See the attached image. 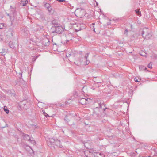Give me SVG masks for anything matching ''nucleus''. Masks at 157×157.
Here are the masks:
<instances>
[{
    "mask_svg": "<svg viewBox=\"0 0 157 157\" xmlns=\"http://www.w3.org/2000/svg\"><path fill=\"white\" fill-rule=\"evenodd\" d=\"M89 55V53H86L85 54V55L84 56V58L85 59H87Z\"/></svg>",
    "mask_w": 157,
    "mask_h": 157,
    "instance_id": "22",
    "label": "nucleus"
},
{
    "mask_svg": "<svg viewBox=\"0 0 157 157\" xmlns=\"http://www.w3.org/2000/svg\"><path fill=\"white\" fill-rule=\"evenodd\" d=\"M29 142L33 144H36V142L33 140L30 139Z\"/></svg>",
    "mask_w": 157,
    "mask_h": 157,
    "instance_id": "23",
    "label": "nucleus"
},
{
    "mask_svg": "<svg viewBox=\"0 0 157 157\" xmlns=\"http://www.w3.org/2000/svg\"><path fill=\"white\" fill-rule=\"evenodd\" d=\"M52 29H54V30L52 31V33H56L57 34H61L63 32V29L61 26H52Z\"/></svg>",
    "mask_w": 157,
    "mask_h": 157,
    "instance_id": "2",
    "label": "nucleus"
},
{
    "mask_svg": "<svg viewBox=\"0 0 157 157\" xmlns=\"http://www.w3.org/2000/svg\"><path fill=\"white\" fill-rule=\"evenodd\" d=\"M138 80L137 78H135L134 79V80L135 82H139L141 81V79H139Z\"/></svg>",
    "mask_w": 157,
    "mask_h": 157,
    "instance_id": "28",
    "label": "nucleus"
},
{
    "mask_svg": "<svg viewBox=\"0 0 157 157\" xmlns=\"http://www.w3.org/2000/svg\"><path fill=\"white\" fill-rule=\"evenodd\" d=\"M11 12L10 13H6V14L7 16L9 17V18L11 20H12L11 17H15L16 16V12L15 9L14 8H11L10 10Z\"/></svg>",
    "mask_w": 157,
    "mask_h": 157,
    "instance_id": "4",
    "label": "nucleus"
},
{
    "mask_svg": "<svg viewBox=\"0 0 157 157\" xmlns=\"http://www.w3.org/2000/svg\"><path fill=\"white\" fill-rule=\"evenodd\" d=\"M99 155H101V153H100Z\"/></svg>",
    "mask_w": 157,
    "mask_h": 157,
    "instance_id": "45",
    "label": "nucleus"
},
{
    "mask_svg": "<svg viewBox=\"0 0 157 157\" xmlns=\"http://www.w3.org/2000/svg\"><path fill=\"white\" fill-rule=\"evenodd\" d=\"M142 35L143 38L148 40L152 37L151 32V30L147 28H144L142 32Z\"/></svg>",
    "mask_w": 157,
    "mask_h": 157,
    "instance_id": "1",
    "label": "nucleus"
},
{
    "mask_svg": "<svg viewBox=\"0 0 157 157\" xmlns=\"http://www.w3.org/2000/svg\"><path fill=\"white\" fill-rule=\"evenodd\" d=\"M56 1L59 2H66L65 0H56Z\"/></svg>",
    "mask_w": 157,
    "mask_h": 157,
    "instance_id": "31",
    "label": "nucleus"
},
{
    "mask_svg": "<svg viewBox=\"0 0 157 157\" xmlns=\"http://www.w3.org/2000/svg\"><path fill=\"white\" fill-rule=\"evenodd\" d=\"M94 25H95V23H93L92 24L90 25V27L91 29H93L94 31H95V28L94 27Z\"/></svg>",
    "mask_w": 157,
    "mask_h": 157,
    "instance_id": "17",
    "label": "nucleus"
},
{
    "mask_svg": "<svg viewBox=\"0 0 157 157\" xmlns=\"http://www.w3.org/2000/svg\"><path fill=\"white\" fill-rule=\"evenodd\" d=\"M9 44L10 47L12 48H14L15 47L14 45L11 41L9 42Z\"/></svg>",
    "mask_w": 157,
    "mask_h": 157,
    "instance_id": "14",
    "label": "nucleus"
},
{
    "mask_svg": "<svg viewBox=\"0 0 157 157\" xmlns=\"http://www.w3.org/2000/svg\"><path fill=\"white\" fill-rule=\"evenodd\" d=\"M141 23H140V22H139V24H140Z\"/></svg>",
    "mask_w": 157,
    "mask_h": 157,
    "instance_id": "47",
    "label": "nucleus"
},
{
    "mask_svg": "<svg viewBox=\"0 0 157 157\" xmlns=\"http://www.w3.org/2000/svg\"><path fill=\"white\" fill-rule=\"evenodd\" d=\"M28 1L27 0H21V4L22 6H25L28 3Z\"/></svg>",
    "mask_w": 157,
    "mask_h": 157,
    "instance_id": "13",
    "label": "nucleus"
},
{
    "mask_svg": "<svg viewBox=\"0 0 157 157\" xmlns=\"http://www.w3.org/2000/svg\"><path fill=\"white\" fill-rule=\"evenodd\" d=\"M36 57H36V58H33V61H35L36 60Z\"/></svg>",
    "mask_w": 157,
    "mask_h": 157,
    "instance_id": "35",
    "label": "nucleus"
},
{
    "mask_svg": "<svg viewBox=\"0 0 157 157\" xmlns=\"http://www.w3.org/2000/svg\"><path fill=\"white\" fill-rule=\"evenodd\" d=\"M144 67L143 65H140L139 66V69H140V70H144Z\"/></svg>",
    "mask_w": 157,
    "mask_h": 157,
    "instance_id": "24",
    "label": "nucleus"
},
{
    "mask_svg": "<svg viewBox=\"0 0 157 157\" xmlns=\"http://www.w3.org/2000/svg\"><path fill=\"white\" fill-rule=\"evenodd\" d=\"M86 59V65H88L90 63V61L89 60H88L87 59Z\"/></svg>",
    "mask_w": 157,
    "mask_h": 157,
    "instance_id": "29",
    "label": "nucleus"
},
{
    "mask_svg": "<svg viewBox=\"0 0 157 157\" xmlns=\"http://www.w3.org/2000/svg\"><path fill=\"white\" fill-rule=\"evenodd\" d=\"M152 63L151 62H150L148 64L147 67L149 68H152Z\"/></svg>",
    "mask_w": 157,
    "mask_h": 157,
    "instance_id": "20",
    "label": "nucleus"
},
{
    "mask_svg": "<svg viewBox=\"0 0 157 157\" xmlns=\"http://www.w3.org/2000/svg\"><path fill=\"white\" fill-rule=\"evenodd\" d=\"M144 70H147V71H148V70H147V68L146 67H144Z\"/></svg>",
    "mask_w": 157,
    "mask_h": 157,
    "instance_id": "37",
    "label": "nucleus"
},
{
    "mask_svg": "<svg viewBox=\"0 0 157 157\" xmlns=\"http://www.w3.org/2000/svg\"><path fill=\"white\" fill-rule=\"evenodd\" d=\"M27 30H25V29H24V30L23 31V32H24V33H25V32H27Z\"/></svg>",
    "mask_w": 157,
    "mask_h": 157,
    "instance_id": "39",
    "label": "nucleus"
},
{
    "mask_svg": "<svg viewBox=\"0 0 157 157\" xmlns=\"http://www.w3.org/2000/svg\"><path fill=\"white\" fill-rule=\"evenodd\" d=\"M109 24H110V23H108V24H107V25H109Z\"/></svg>",
    "mask_w": 157,
    "mask_h": 157,
    "instance_id": "43",
    "label": "nucleus"
},
{
    "mask_svg": "<svg viewBox=\"0 0 157 157\" xmlns=\"http://www.w3.org/2000/svg\"><path fill=\"white\" fill-rule=\"evenodd\" d=\"M55 144L59 148H62V145H61V143L59 140H57L55 141Z\"/></svg>",
    "mask_w": 157,
    "mask_h": 157,
    "instance_id": "10",
    "label": "nucleus"
},
{
    "mask_svg": "<svg viewBox=\"0 0 157 157\" xmlns=\"http://www.w3.org/2000/svg\"><path fill=\"white\" fill-rule=\"evenodd\" d=\"M44 6L45 7L47 8L48 11L50 12L52 10V8L50 4L47 3H45L44 4Z\"/></svg>",
    "mask_w": 157,
    "mask_h": 157,
    "instance_id": "9",
    "label": "nucleus"
},
{
    "mask_svg": "<svg viewBox=\"0 0 157 157\" xmlns=\"http://www.w3.org/2000/svg\"><path fill=\"white\" fill-rule=\"evenodd\" d=\"M52 23L53 25H58V22L55 20L52 21Z\"/></svg>",
    "mask_w": 157,
    "mask_h": 157,
    "instance_id": "16",
    "label": "nucleus"
},
{
    "mask_svg": "<svg viewBox=\"0 0 157 157\" xmlns=\"http://www.w3.org/2000/svg\"><path fill=\"white\" fill-rule=\"evenodd\" d=\"M64 120L65 121L67 122H68L69 121V119H68L67 117L66 116H65V117L64 118Z\"/></svg>",
    "mask_w": 157,
    "mask_h": 157,
    "instance_id": "30",
    "label": "nucleus"
},
{
    "mask_svg": "<svg viewBox=\"0 0 157 157\" xmlns=\"http://www.w3.org/2000/svg\"><path fill=\"white\" fill-rule=\"evenodd\" d=\"M103 109H104V111L105 110V109L104 108Z\"/></svg>",
    "mask_w": 157,
    "mask_h": 157,
    "instance_id": "42",
    "label": "nucleus"
},
{
    "mask_svg": "<svg viewBox=\"0 0 157 157\" xmlns=\"http://www.w3.org/2000/svg\"><path fill=\"white\" fill-rule=\"evenodd\" d=\"M141 23H140V22H139V24H140Z\"/></svg>",
    "mask_w": 157,
    "mask_h": 157,
    "instance_id": "48",
    "label": "nucleus"
},
{
    "mask_svg": "<svg viewBox=\"0 0 157 157\" xmlns=\"http://www.w3.org/2000/svg\"><path fill=\"white\" fill-rule=\"evenodd\" d=\"M64 105H65V104H63L62 105V106H64Z\"/></svg>",
    "mask_w": 157,
    "mask_h": 157,
    "instance_id": "40",
    "label": "nucleus"
},
{
    "mask_svg": "<svg viewBox=\"0 0 157 157\" xmlns=\"http://www.w3.org/2000/svg\"><path fill=\"white\" fill-rule=\"evenodd\" d=\"M43 113L44 116L45 117H46L47 118V117H49V116L48 114H47V113H46L45 112V111H44V112L43 111Z\"/></svg>",
    "mask_w": 157,
    "mask_h": 157,
    "instance_id": "25",
    "label": "nucleus"
},
{
    "mask_svg": "<svg viewBox=\"0 0 157 157\" xmlns=\"http://www.w3.org/2000/svg\"><path fill=\"white\" fill-rule=\"evenodd\" d=\"M86 157H94V155L89 151H85L84 152Z\"/></svg>",
    "mask_w": 157,
    "mask_h": 157,
    "instance_id": "7",
    "label": "nucleus"
},
{
    "mask_svg": "<svg viewBox=\"0 0 157 157\" xmlns=\"http://www.w3.org/2000/svg\"><path fill=\"white\" fill-rule=\"evenodd\" d=\"M128 30L126 29L125 30L124 32V35H125L126 36H127L128 35Z\"/></svg>",
    "mask_w": 157,
    "mask_h": 157,
    "instance_id": "26",
    "label": "nucleus"
},
{
    "mask_svg": "<svg viewBox=\"0 0 157 157\" xmlns=\"http://www.w3.org/2000/svg\"><path fill=\"white\" fill-rule=\"evenodd\" d=\"M66 56L67 57L70 56L71 55V53H70L68 51H67L66 52Z\"/></svg>",
    "mask_w": 157,
    "mask_h": 157,
    "instance_id": "19",
    "label": "nucleus"
},
{
    "mask_svg": "<svg viewBox=\"0 0 157 157\" xmlns=\"http://www.w3.org/2000/svg\"><path fill=\"white\" fill-rule=\"evenodd\" d=\"M135 12L138 15H139L141 14V12L138 10H135Z\"/></svg>",
    "mask_w": 157,
    "mask_h": 157,
    "instance_id": "21",
    "label": "nucleus"
},
{
    "mask_svg": "<svg viewBox=\"0 0 157 157\" xmlns=\"http://www.w3.org/2000/svg\"><path fill=\"white\" fill-rule=\"evenodd\" d=\"M22 71H21V72H20V74L21 75V77H22Z\"/></svg>",
    "mask_w": 157,
    "mask_h": 157,
    "instance_id": "38",
    "label": "nucleus"
},
{
    "mask_svg": "<svg viewBox=\"0 0 157 157\" xmlns=\"http://www.w3.org/2000/svg\"><path fill=\"white\" fill-rule=\"evenodd\" d=\"M142 56H145V55H141Z\"/></svg>",
    "mask_w": 157,
    "mask_h": 157,
    "instance_id": "44",
    "label": "nucleus"
},
{
    "mask_svg": "<svg viewBox=\"0 0 157 157\" xmlns=\"http://www.w3.org/2000/svg\"><path fill=\"white\" fill-rule=\"evenodd\" d=\"M76 25L77 26V27L78 28L77 29L80 28V27H81V24H76Z\"/></svg>",
    "mask_w": 157,
    "mask_h": 157,
    "instance_id": "27",
    "label": "nucleus"
},
{
    "mask_svg": "<svg viewBox=\"0 0 157 157\" xmlns=\"http://www.w3.org/2000/svg\"><path fill=\"white\" fill-rule=\"evenodd\" d=\"M71 39H70V40H66V43H68V42H69V41H70V40H71Z\"/></svg>",
    "mask_w": 157,
    "mask_h": 157,
    "instance_id": "34",
    "label": "nucleus"
},
{
    "mask_svg": "<svg viewBox=\"0 0 157 157\" xmlns=\"http://www.w3.org/2000/svg\"><path fill=\"white\" fill-rule=\"evenodd\" d=\"M22 136L24 138V139L25 140H28L29 141L31 139L30 137L27 134H25V133H23V134Z\"/></svg>",
    "mask_w": 157,
    "mask_h": 157,
    "instance_id": "11",
    "label": "nucleus"
},
{
    "mask_svg": "<svg viewBox=\"0 0 157 157\" xmlns=\"http://www.w3.org/2000/svg\"><path fill=\"white\" fill-rule=\"evenodd\" d=\"M21 105L23 106V108L26 109L30 107V103L27 101L26 100H24L21 102Z\"/></svg>",
    "mask_w": 157,
    "mask_h": 157,
    "instance_id": "5",
    "label": "nucleus"
},
{
    "mask_svg": "<svg viewBox=\"0 0 157 157\" xmlns=\"http://www.w3.org/2000/svg\"><path fill=\"white\" fill-rule=\"evenodd\" d=\"M103 155L102 157H105V155Z\"/></svg>",
    "mask_w": 157,
    "mask_h": 157,
    "instance_id": "41",
    "label": "nucleus"
},
{
    "mask_svg": "<svg viewBox=\"0 0 157 157\" xmlns=\"http://www.w3.org/2000/svg\"><path fill=\"white\" fill-rule=\"evenodd\" d=\"M88 98H82L78 100L79 102L82 105H86L87 103Z\"/></svg>",
    "mask_w": 157,
    "mask_h": 157,
    "instance_id": "6",
    "label": "nucleus"
},
{
    "mask_svg": "<svg viewBox=\"0 0 157 157\" xmlns=\"http://www.w3.org/2000/svg\"><path fill=\"white\" fill-rule=\"evenodd\" d=\"M9 32L10 33V34H11V35L12 36H13V33L12 32V31H9Z\"/></svg>",
    "mask_w": 157,
    "mask_h": 157,
    "instance_id": "33",
    "label": "nucleus"
},
{
    "mask_svg": "<svg viewBox=\"0 0 157 157\" xmlns=\"http://www.w3.org/2000/svg\"><path fill=\"white\" fill-rule=\"evenodd\" d=\"M100 107L101 108H102V106L104 105V106H105L104 104L102 103V104H99Z\"/></svg>",
    "mask_w": 157,
    "mask_h": 157,
    "instance_id": "32",
    "label": "nucleus"
},
{
    "mask_svg": "<svg viewBox=\"0 0 157 157\" xmlns=\"http://www.w3.org/2000/svg\"><path fill=\"white\" fill-rule=\"evenodd\" d=\"M84 12V9L81 8H77L75 11V15L78 17H80L83 15Z\"/></svg>",
    "mask_w": 157,
    "mask_h": 157,
    "instance_id": "3",
    "label": "nucleus"
},
{
    "mask_svg": "<svg viewBox=\"0 0 157 157\" xmlns=\"http://www.w3.org/2000/svg\"><path fill=\"white\" fill-rule=\"evenodd\" d=\"M4 25V24L0 23V29H4L6 27Z\"/></svg>",
    "mask_w": 157,
    "mask_h": 157,
    "instance_id": "15",
    "label": "nucleus"
},
{
    "mask_svg": "<svg viewBox=\"0 0 157 157\" xmlns=\"http://www.w3.org/2000/svg\"><path fill=\"white\" fill-rule=\"evenodd\" d=\"M49 40L48 39L45 38L42 41L43 44L44 46H48L49 45Z\"/></svg>",
    "mask_w": 157,
    "mask_h": 157,
    "instance_id": "8",
    "label": "nucleus"
},
{
    "mask_svg": "<svg viewBox=\"0 0 157 157\" xmlns=\"http://www.w3.org/2000/svg\"><path fill=\"white\" fill-rule=\"evenodd\" d=\"M55 44L56 45V44L55 43Z\"/></svg>",
    "mask_w": 157,
    "mask_h": 157,
    "instance_id": "49",
    "label": "nucleus"
},
{
    "mask_svg": "<svg viewBox=\"0 0 157 157\" xmlns=\"http://www.w3.org/2000/svg\"><path fill=\"white\" fill-rule=\"evenodd\" d=\"M58 106H62V104H61V103H59L58 104Z\"/></svg>",
    "mask_w": 157,
    "mask_h": 157,
    "instance_id": "36",
    "label": "nucleus"
},
{
    "mask_svg": "<svg viewBox=\"0 0 157 157\" xmlns=\"http://www.w3.org/2000/svg\"><path fill=\"white\" fill-rule=\"evenodd\" d=\"M84 146H85V147H86V145H85V144H84Z\"/></svg>",
    "mask_w": 157,
    "mask_h": 157,
    "instance_id": "46",
    "label": "nucleus"
},
{
    "mask_svg": "<svg viewBox=\"0 0 157 157\" xmlns=\"http://www.w3.org/2000/svg\"><path fill=\"white\" fill-rule=\"evenodd\" d=\"M86 27V25L84 24H81V27L80 28L75 29V31L76 32H78L82 29H84Z\"/></svg>",
    "mask_w": 157,
    "mask_h": 157,
    "instance_id": "12",
    "label": "nucleus"
},
{
    "mask_svg": "<svg viewBox=\"0 0 157 157\" xmlns=\"http://www.w3.org/2000/svg\"><path fill=\"white\" fill-rule=\"evenodd\" d=\"M4 111L6 112L7 114H8L9 113V111L6 106L4 107Z\"/></svg>",
    "mask_w": 157,
    "mask_h": 157,
    "instance_id": "18",
    "label": "nucleus"
}]
</instances>
